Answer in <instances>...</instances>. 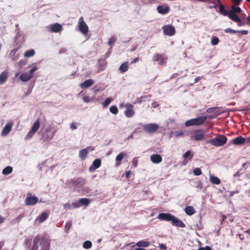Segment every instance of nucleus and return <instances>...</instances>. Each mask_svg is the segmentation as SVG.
<instances>
[{
	"label": "nucleus",
	"mask_w": 250,
	"mask_h": 250,
	"mask_svg": "<svg viewBox=\"0 0 250 250\" xmlns=\"http://www.w3.org/2000/svg\"><path fill=\"white\" fill-rule=\"evenodd\" d=\"M69 183L71 184L78 192L82 194H86L89 191L88 188L85 186V180L82 178L71 180Z\"/></svg>",
	"instance_id": "nucleus-1"
},
{
	"label": "nucleus",
	"mask_w": 250,
	"mask_h": 250,
	"mask_svg": "<svg viewBox=\"0 0 250 250\" xmlns=\"http://www.w3.org/2000/svg\"><path fill=\"white\" fill-rule=\"evenodd\" d=\"M228 138L226 136L218 134L215 138L209 140L208 143L215 146H223L227 143Z\"/></svg>",
	"instance_id": "nucleus-2"
},
{
	"label": "nucleus",
	"mask_w": 250,
	"mask_h": 250,
	"mask_svg": "<svg viewBox=\"0 0 250 250\" xmlns=\"http://www.w3.org/2000/svg\"><path fill=\"white\" fill-rule=\"evenodd\" d=\"M52 130V127L51 126H48L45 129L42 128L40 132L42 140L44 142L50 141L53 137L54 134Z\"/></svg>",
	"instance_id": "nucleus-3"
},
{
	"label": "nucleus",
	"mask_w": 250,
	"mask_h": 250,
	"mask_svg": "<svg viewBox=\"0 0 250 250\" xmlns=\"http://www.w3.org/2000/svg\"><path fill=\"white\" fill-rule=\"evenodd\" d=\"M207 118V116H200L196 118L192 119L187 121L185 123V125L186 126L200 125L205 123Z\"/></svg>",
	"instance_id": "nucleus-4"
},
{
	"label": "nucleus",
	"mask_w": 250,
	"mask_h": 250,
	"mask_svg": "<svg viewBox=\"0 0 250 250\" xmlns=\"http://www.w3.org/2000/svg\"><path fill=\"white\" fill-rule=\"evenodd\" d=\"M40 126V119L39 118L36 120L34 124L33 125L31 130L26 135L25 140H29L31 139L35 133L38 130Z\"/></svg>",
	"instance_id": "nucleus-5"
},
{
	"label": "nucleus",
	"mask_w": 250,
	"mask_h": 250,
	"mask_svg": "<svg viewBox=\"0 0 250 250\" xmlns=\"http://www.w3.org/2000/svg\"><path fill=\"white\" fill-rule=\"evenodd\" d=\"M241 12V9L239 7L233 5L230 10L229 19L232 21H239V17L237 15Z\"/></svg>",
	"instance_id": "nucleus-6"
},
{
	"label": "nucleus",
	"mask_w": 250,
	"mask_h": 250,
	"mask_svg": "<svg viewBox=\"0 0 250 250\" xmlns=\"http://www.w3.org/2000/svg\"><path fill=\"white\" fill-rule=\"evenodd\" d=\"M159 128V126L155 123H150L144 125L143 126V130L149 133H154Z\"/></svg>",
	"instance_id": "nucleus-7"
},
{
	"label": "nucleus",
	"mask_w": 250,
	"mask_h": 250,
	"mask_svg": "<svg viewBox=\"0 0 250 250\" xmlns=\"http://www.w3.org/2000/svg\"><path fill=\"white\" fill-rule=\"evenodd\" d=\"M79 29L83 35H86L88 32V27L84 21L83 17L80 18L78 22Z\"/></svg>",
	"instance_id": "nucleus-8"
},
{
	"label": "nucleus",
	"mask_w": 250,
	"mask_h": 250,
	"mask_svg": "<svg viewBox=\"0 0 250 250\" xmlns=\"http://www.w3.org/2000/svg\"><path fill=\"white\" fill-rule=\"evenodd\" d=\"M163 33L165 35L172 36L175 34V29L174 26L170 24L166 25L162 28Z\"/></svg>",
	"instance_id": "nucleus-9"
},
{
	"label": "nucleus",
	"mask_w": 250,
	"mask_h": 250,
	"mask_svg": "<svg viewBox=\"0 0 250 250\" xmlns=\"http://www.w3.org/2000/svg\"><path fill=\"white\" fill-rule=\"evenodd\" d=\"M167 59V56L165 54L158 53H155L152 57L153 61L158 62L159 64H163L165 61Z\"/></svg>",
	"instance_id": "nucleus-10"
},
{
	"label": "nucleus",
	"mask_w": 250,
	"mask_h": 250,
	"mask_svg": "<svg viewBox=\"0 0 250 250\" xmlns=\"http://www.w3.org/2000/svg\"><path fill=\"white\" fill-rule=\"evenodd\" d=\"M126 110L125 112V115L128 117H132L135 114L133 110V105L131 104H127L125 105Z\"/></svg>",
	"instance_id": "nucleus-11"
},
{
	"label": "nucleus",
	"mask_w": 250,
	"mask_h": 250,
	"mask_svg": "<svg viewBox=\"0 0 250 250\" xmlns=\"http://www.w3.org/2000/svg\"><path fill=\"white\" fill-rule=\"evenodd\" d=\"M158 218L160 220L171 222L174 218V215L168 213H160L158 216Z\"/></svg>",
	"instance_id": "nucleus-12"
},
{
	"label": "nucleus",
	"mask_w": 250,
	"mask_h": 250,
	"mask_svg": "<svg viewBox=\"0 0 250 250\" xmlns=\"http://www.w3.org/2000/svg\"><path fill=\"white\" fill-rule=\"evenodd\" d=\"M157 10L159 14L165 15L169 12L170 8L167 5L163 4L158 6Z\"/></svg>",
	"instance_id": "nucleus-13"
},
{
	"label": "nucleus",
	"mask_w": 250,
	"mask_h": 250,
	"mask_svg": "<svg viewBox=\"0 0 250 250\" xmlns=\"http://www.w3.org/2000/svg\"><path fill=\"white\" fill-rule=\"evenodd\" d=\"M225 33H230V34H235V33H240L242 35H246L248 34L249 32L246 30H235L232 29L230 28H228L224 30Z\"/></svg>",
	"instance_id": "nucleus-14"
},
{
	"label": "nucleus",
	"mask_w": 250,
	"mask_h": 250,
	"mask_svg": "<svg viewBox=\"0 0 250 250\" xmlns=\"http://www.w3.org/2000/svg\"><path fill=\"white\" fill-rule=\"evenodd\" d=\"M38 201V198L35 196H31L27 197L25 200V203L26 205L33 206Z\"/></svg>",
	"instance_id": "nucleus-15"
},
{
	"label": "nucleus",
	"mask_w": 250,
	"mask_h": 250,
	"mask_svg": "<svg viewBox=\"0 0 250 250\" xmlns=\"http://www.w3.org/2000/svg\"><path fill=\"white\" fill-rule=\"evenodd\" d=\"M246 142V139L242 136L237 137L230 141V144L235 145H241L244 144Z\"/></svg>",
	"instance_id": "nucleus-16"
},
{
	"label": "nucleus",
	"mask_w": 250,
	"mask_h": 250,
	"mask_svg": "<svg viewBox=\"0 0 250 250\" xmlns=\"http://www.w3.org/2000/svg\"><path fill=\"white\" fill-rule=\"evenodd\" d=\"M90 147H87L86 148H84L79 151V157L82 160H84L86 158L88 154V150H93L94 149H90Z\"/></svg>",
	"instance_id": "nucleus-17"
},
{
	"label": "nucleus",
	"mask_w": 250,
	"mask_h": 250,
	"mask_svg": "<svg viewBox=\"0 0 250 250\" xmlns=\"http://www.w3.org/2000/svg\"><path fill=\"white\" fill-rule=\"evenodd\" d=\"M101 165V160L97 159L94 161L92 165L90 167L89 170L91 172L94 171L96 169L99 168Z\"/></svg>",
	"instance_id": "nucleus-18"
},
{
	"label": "nucleus",
	"mask_w": 250,
	"mask_h": 250,
	"mask_svg": "<svg viewBox=\"0 0 250 250\" xmlns=\"http://www.w3.org/2000/svg\"><path fill=\"white\" fill-rule=\"evenodd\" d=\"M12 124H7L2 129L1 132V136H5L11 131L12 127Z\"/></svg>",
	"instance_id": "nucleus-19"
},
{
	"label": "nucleus",
	"mask_w": 250,
	"mask_h": 250,
	"mask_svg": "<svg viewBox=\"0 0 250 250\" xmlns=\"http://www.w3.org/2000/svg\"><path fill=\"white\" fill-rule=\"evenodd\" d=\"M171 224L173 226H175L176 227H181V228H185L186 225L181 220L178 219L176 218L175 216H174V218H173Z\"/></svg>",
	"instance_id": "nucleus-20"
},
{
	"label": "nucleus",
	"mask_w": 250,
	"mask_h": 250,
	"mask_svg": "<svg viewBox=\"0 0 250 250\" xmlns=\"http://www.w3.org/2000/svg\"><path fill=\"white\" fill-rule=\"evenodd\" d=\"M94 83V82L92 79H88L83 83H82L80 84V86L81 88H87L91 85H92Z\"/></svg>",
	"instance_id": "nucleus-21"
},
{
	"label": "nucleus",
	"mask_w": 250,
	"mask_h": 250,
	"mask_svg": "<svg viewBox=\"0 0 250 250\" xmlns=\"http://www.w3.org/2000/svg\"><path fill=\"white\" fill-rule=\"evenodd\" d=\"M49 217V213L46 212H42L36 219V221H38L39 223H42L45 221Z\"/></svg>",
	"instance_id": "nucleus-22"
},
{
	"label": "nucleus",
	"mask_w": 250,
	"mask_h": 250,
	"mask_svg": "<svg viewBox=\"0 0 250 250\" xmlns=\"http://www.w3.org/2000/svg\"><path fill=\"white\" fill-rule=\"evenodd\" d=\"M151 161L155 164H159L162 161V157L159 154H152L150 157Z\"/></svg>",
	"instance_id": "nucleus-23"
},
{
	"label": "nucleus",
	"mask_w": 250,
	"mask_h": 250,
	"mask_svg": "<svg viewBox=\"0 0 250 250\" xmlns=\"http://www.w3.org/2000/svg\"><path fill=\"white\" fill-rule=\"evenodd\" d=\"M219 6V12L221 14L225 16H228L229 18L230 10L229 11L225 9L224 6L222 4L220 3Z\"/></svg>",
	"instance_id": "nucleus-24"
},
{
	"label": "nucleus",
	"mask_w": 250,
	"mask_h": 250,
	"mask_svg": "<svg viewBox=\"0 0 250 250\" xmlns=\"http://www.w3.org/2000/svg\"><path fill=\"white\" fill-rule=\"evenodd\" d=\"M62 29V25L58 23L53 24L51 25V31L52 32H59V31H61Z\"/></svg>",
	"instance_id": "nucleus-25"
},
{
	"label": "nucleus",
	"mask_w": 250,
	"mask_h": 250,
	"mask_svg": "<svg viewBox=\"0 0 250 250\" xmlns=\"http://www.w3.org/2000/svg\"><path fill=\"white\" fill-rule=\"evenodd\" d=\"M209 181L212 184L215 185H219L221 183V180L219 178L211 174L209 175Z\"/></svg>",
	"instance_id": "nucleus-26"
},
{
	"label": "nucleus",
	"mask_w": 250,
	"mask_h": 250,
	"mask_svg": "<svg viewBox=\"0 0 250 250\" xmlns=\"http://www.w3.org/2000/svg\"><path fill=\"white\" fill-rule=\"evenodd\" d=\"M32 78L30 74L27 72L22 73L20 76V79L22 82H27Z\"/></svg>",
	"instance_id": "nucleus-27"
},
{
	"label": "nucleus",
	"mask_w": 250,
	"mask_h": 250,
	"mask_svg": "<svg viewBox=\"0 0 250 250\" xmlns=\"http://www.w3.org/2000/svg\"><path fill=\"white\" fill-rule=\"evenodd\" d=\"M201 131H197L192 136V138L196 141H200L204 138V133H199Z\"/></svg>",
	"instance_id": "nucleus-28"
},
{
	"label": "nucleus",
	"mask_w": 250,
	"mask_h": 250,
	"mask_svg": "<svg viewBox=\"0 0 250 250\" xmlns=\"http://www.w3.org/2000/svg\"><path fill=\"white\" fill-rule=\"evenodd\" d=\"M186 213L188 215H192L195 213L194 208L192 206H188L185 208Z\"/></svg>",
	"instance_id": "nucleus-29"
},
{
	"label": "nucleus",
	"mask_w": 250,
	"mask_h": 250,
	"mask_svg": "<svg viewBox=\"0 0 250 250\" xmlns=\"http://www.w3.org/2000/svg\"><path fill=\"white\" fill-rule=\"evenodd\" d=\"M128 69V62H126L123 63L119 67V70L121 73H124L127 71Z\"/></svg>",
	"instance_id": "nucleus-30"
},
{
	"label": "nucleus",
	"mask_w": 250,
	"mask_h": 250,
	"mask_svg": "<svg viewBox=\"0 0 250 250\" xmlns=\"http://www.w3.org/2000/svg\"><path fill=\"white\" fill-rule=\"evenodd\" d=\"M150 245V242L148 241L141 240L136 244V246L139 247H147Z\"/></svg>",
	"instance_id": "nucleus-31"
},
{
	"label": "nucleus",
	"mask_w": 250,
	"mask_h": 250,
	"mask_svg": "<svg viewBox=\"0 0 250 250\" xmlns=\"http://www.w3.org/2000/svg\"><path fill=\"white\" fill-rule=\"evenodd\" d=\"M8 77V73L6 71L2 72L0 75V84H2L7 80Z\"/></svg>",
	"instance_id": "nucleus-32"
},
{
	"label": "nucleus",
	"mask_w": 250,
	"mask_h": 250,
	"mask_svg": "<svg viewBox=\"0 0 250 250\" xmlns=\"http://www.w3.org/2000/svg\"><path fill=\"white\" fill-rule=\"evenodd\" d=\"M81 206H84L85 207L89 205L90 201L87 198H81L79 200Z\"/></svg>",
	"instance_id": "nucleus-33"
},
{
	"label": "nucleus",
	"mask_w": 250,
	"mask_h": 250,
	"mask_svg": "<svg viewBox=\"0 0 250 250\" xmlns=\"http://www.w3.org/2000/svg\"><path fill=\"white\" fill-rule=\"evenodd\" d=\"M126 153H125L124 152H121L120 153H119L116 157V161L118 162V163H119L120 162H121L124 157H126ZM120 165V163H119L118 164V166Z\"/></svg>",
	"instance_id": "nucleus-34"
},
{
	"label": "nucleus",
	"mask_w": 250,
	"mask_h": 250,
	"mask_svg": "<svg viewBox=\"0 0 250 250\" xmlns=\"http://www.w3.org/2000/svg\"><path fill=\"white\" fill-rule=\"evenodd\" d=\"M35 54V52L34 49H30L24 53V56L26 58L31 57L33 56Z\"/></svg>",
	"instance_id": "nucleus-35"
},
{
	"label": "nucleus",
	"mask_w": 250,
	"mask_h": 250,
	"mask_svg": "<svg viewBox=\"0 0 250 250\" xmlns=\"http://www.w3.org/2000/svg\"><path fill=\"white\" fill-rule=\"evenodd\" d=\"M113 100L112 98H107L104 103H102V105L104 108H106L110 104V103Z\"/></svg>",
	"instance_id": "nucleus-36"
},
{
	"label": "nucleus",
	"mask_w": 250,
	"mask_h": 250,
	"mask_svg": "<svg viewBox=\"0 0 250 250\" xmlns=\"http://www.w3.org/2000/svg\"><path fill=\"white\" fill-rule=\"evenodd\" d=\"M193 157L191 155V152L190 150L187 151L184 155L183 157L185 159L190 160Z\"/></svg>",
	"instance_id": "nucleus-37"
},
{
	"label": "nucleus",
	"mask_w": 250,
	"mask_h": 250,
	"mask_svg": "<svg viewBox=\"0 0 250 250\" xmlns=\"http://www.w3.org/2000/svg\"><path fill=\"white\" fill-rule=\"evenodd\" d=\"M49 250V243L47 240L43 241V245L42 250Z\"/></svg>",
	"instance_id": "nucleus-38"
},
{
	"label": "nucleus",
	"mask_w": 250,
	"mask_h": 250,
	"mask_svg": "<svg viewBox=\"0 0 250 250\" xmlns=\"http://www.w3.org/2000/svg\"><path fill=\"white\" fill-rule=\"evenodd\" d=\"M92 243L90 241H86L83 243V247L84 249H88L91 248Z\"/></svg>",
	"instance_id": "nucleus-39"
},
{
	"label": "nucleus",
	"mask_w": 250,
	"mask_h": 250,
	"mask_svg": "<svg viewBox=\"0 0 250 250\" xmlns=\"http://www.w3.org/2000/svg\"><path fill=\"white\" fill-rule=\"evenodd\" d=\"M109 110L110 112L114 114H117L118 113V109L116 105L111 106L110 107Z\"/></svg>",
	"instance_id": "nucleus-40"
},
{
	"label": "nucleus",
	"mask_w": 250,
	"mask_h": 250,
	"mask_svg": "<svg viewBox=\"0 0 250 250\" xmlns=\"http://www.w3.org/2000/svg\"><path fill=\"white\" fill-rule=\"evenodd\" d=\"M219 42V40L218 38L216 37H213L212 38L211 42L213 45H216L218 44Z\"/></svg>",
	"instance_id": "nucleus-41"
},
{
	"label": "nucleus",
	"mask_w": 250,
	"mask_h": 250,
	"mask_svg": "<svg viewBox=\"0 0 250 250\" xmlns=\"http://www.w3.org/2000/svg\"><path fill=\"white\" fill-rule=\"evenodd\" d=\"M205 2H207L208 3L213 4V6L209 7L210 8H216V7H217V5L216 4V3H215V2L214 0H206V1Z\"/></svg>",
	"instance_id": "nucleus-42"
},
{
	"label": "nucleus",
	"mask_w": 250,
	"mask_h": 250,
	"mask_svg": "<svg viewBox=\"0 0 250 250\" xmlns=\"http://www.w3.org/2000/svg\"><path fill=\"white\" fill-rule=\"evenodd\" d=\"M46 167V165L45 162L43 164H42L40 170H46V171H50V170L52 171L53 170V169H52V167H50V168L49 169H46L45 168Z\"/></svg>",
	"instance_id": "nucleus-43"
},
{
	"label": "nucleus",
	"mask_w": 250,
	"mask_h": 250,
	"mask_svg": "<svg viewBox=\"0 0 250 250\" xmlns=\"http://www.w3.org/2000/svg\"><path fill=\"white\" fill-rule=\"evenodd\" d=\"M138 158H134L132 161H131V165L134 167H137V165H138Z\"/></svg>",
	"instance_id": "nucleus-44"
},
{
	"label": "nucleus",
	"mask_w": 250,
	"mask_h": 250,
	"mask_svg": "<svg viewBox=\"0 0 250 250\" xmlns=\"http://www.w3.org/2000/svg\"><path fill=\"white\" fill-rule=\"evenodd\" d=\"M38 69V67L37 66L33 67L28 73L29 74H30V76L32 78L33 74L34 72H35Z\"/></svg>",
	"instance_id": "nucleus-45"
},
{
	"label": "nucleus",
	"mask_w": 250,
	"mask_h": 250,
	"mask_svg": "<svg viewBox=\"0 0 250 250\" xmlns=\"http://www.w3.org/2000/svg\"><path fill=\"white\" fill-rule=\"evenodd\" d=\"M233 21L234 22H238V24H237V25L238 26H241L242 25H245L246 24H247V22H242L241 20H240V18H239V21Z\"/></svg>",
	"instance_id": "nucleus-46"
},
{
	"label": "nucleus",
	"mask_w": 250,
	"mask_h": 250,
	"mask_svg": "<svg viewBox=\"0 0 250 250\" xmlns=\"http://www.w3.org/2000/svg\"><path fill=\"white\" fill-rule=\"evenodd\" d=\"M116 40V39L114 37H111L108 42V44L112 45L114 42H115Z\"/></svg>",
	"instance_id": "nucleus-47"
},
{
	"label": "nucleus",
	"mask_w": 250,
	"mask_h": 250,
	"mask_svg": "<svg viewBox=\"0 0 250 250\" xmlns=\"http://www.w3.org/2000/svg\"><path fill=\"white\" fill-rule=\"evenodd\" d=\"M12 170L13 168L10 166H8L4 168L2 172H12Z\"/></svg>",
	"instance_id": "nucleus-48"
},
{
	"label": "nucleus",
	"mask_w": 250,
	"mask_h": 250,
	"mask_svg": "<svg viewBox=\"0 0 250 250\" xmlns=\"http://www.w3.org/2000/svg\"><path fill=\"white\" fill-rule=\"evenodd\" d=\"M83 100L84 102L88 103L90 101L91 99L89 96L86 95L83 96Z\"/></svg>",
	"instance_id": "nucleus-49"
},
{
	"label": "nucleus",
	"mask_w": 250,
	"mask_h": 250,
	"mask_svg": "<svg viewBox=\"0 0 250 250\" xmlns=\"http://www.w3.org/2000/svg\"><path fill=\"white\" fill-rule=\"evenodd\" d=\"M72 206L74 208H79L81 207L79 201L72 203Z\"/></svg>",
	"instance_id": "nucleus-50"
},
{
	"label": "nucleus",
	"mask_w": 250,
	"mask_h": 250,
	"mask_svg": "<svg viewBox=\"0 0 250 250\" xmlns=\"http://www.w3.org/2000/svg\"><path fill=\"white\" fill-rule=\"evenodd\" d=\"M217 107H210L207 109V112L208 113H211L215 111Z\"/></svg>",
	"instance_id": "nucleus-51"
},
{
	"label": "nucleus",
	"mask_w": 250,
	"mask_h": 250,
	"mask_svg": "<svg viewBox=\"0 0 250 250\" xmlns=\"http://www.w3.org/2000/svg\"><path fill=\"white\" fill-rule=\"evenodd\" d=\"M71 226H72V224L71 222H67L65 224V229L68 230L71 227Z\"/></svg>",
	"instance_id": "nucleus-52"
},
{
	"label": "nucleus",
	"mask_w": 250,
	"mask_h": 250,
	"mask_svg": "<svg viewBox=\"0 0 250 250\" xmlns=\"http://www.w3.org/2000/svg\"><path fill=\"white\" fill-rule=\"evenodd\" d=\"M198 250H212V249L209 246H206L205 248H200Z\"/></svg>",
	"instance_id": "nucleus-53"
},
{
	"label": "nucleus",
	"mask_w": 250,
	"mask_h": 250,
	"mask_svg": "<svg viewBox=\"0 0 250 250\" xmlns=\"http://www.w3.org/2000/svg\"><path fill=\"white\" fill-rule=\"evenodd\" d=\"M63 208L65 209H70L71 208V206L69 204L66 203V204H65L63 205Z\"/></svg>",
	"instance_id": "nucleus-54"
},
{
	"label": "nucleus",
	"mask_w": 250,
	"mask_h": 250,
	"mask_svg": "<svg viewBox=\"0 0 250 250\" xmlns=\"http://www.w3.org/2000/svg\"><path fill=\"white\" fill-rule=\"evenodd\" d=\"M70 127L73 130L76 129L77 128L76 123H72L70 125Z\"/></svg>",
	"instance_id": "nucleus-55"
},
{
	"label": "nucleus",
	"mask_w": 250,
	"mask_h": 250,
	"mask_svg": "<svg viewBox=\"0 0 250 250\" xmlns=\"http://www.w3.org/2000/svg\"><path fill=\"white\" fill-rule=\"evenodd\" d=\"M233 3L235 5H237L239 4L242 0H231Z\"/></svg>",
	"instance_id": "nucleus-56"
},
{
	"label": "nucleus",
	"mask_w": 250,
	"mask_h": 250,
	"mask_svg": "<svg viewBox=\"0 0 250 250\" xmlns=\"http://www.w3.org/2000/svg\"><path fill=\"white\" fill-rule=\"evenodd\" d=\"M18 48L14 49L11 51L10 54L14 56L16 53V52L18 51Z\"/></svg>",
	"instance_id": "nucleus-57"
},
{
	"label": "nucleus",
	"mask_w": 250,
	"mask_h": 250,
	"mask_svg": "<svg viewBox=\"0 0 250 250\" xmlns=\"http://www.w3.org/2000/svg\"><path fill=\"white\" fill-rule=\"evenodd\" d=\"M196 187L199 189H201L203 187V184L201 182H199L197 183Z\"/></svg>",
	"instance_id": "nucleus-58"
},
{
	"label": "nucleus",
	"mask_w": 250,
	"mask_h": 250,
	"mask_svg": "<svg viewBox=\"0 0 250 250\" xmlns=\"http://www.w3.org/2000/svg\"><path fill=\"white\" fill-rule=\"evenodd\" d=\"M159 247L162 249H164V250H166L167 249V246H166V245L164 244H161L159 245Z\"/></svg>",
	"instance_id": "nucleus-59"
},
{
	"label": "nucleus",
	"mask_w": 250,
	"mask_h": 250,
	"mask_svg": "<svg viewBox=\"0 0 250 250\" xmlns=\"http://www.w3.org/2000/svg\"><path fill=\"white\" fill-rule=\"evenodd\" d=\"M139 61V58H136L135 59H134L131 62V64H133V63H135L136 62H137Z\"/></svg>",
	"instance_id": "nucleus-60"
},
{
	"label": "nucleus",
	"mask_w": 250,
	"mask_h": 250,
	"mask_svg": "<svg viewBox=\"0 0 250 250\" xmlns=\"http://www.w3.org/2000/svg\"><path fill=\"white\" fill-rule=\"evenodd\" d=\"M22 218V216L21 215H19L18 217H17L16 219H15V221L17 222H19L21 220V219Z\"/></svg>",
	"instance_id": "nucleus-61"
},
{
	"label": "nucleus",
	"mask_w": 250,
	"mask_h": 250,
	"mask_svg": "<svg viewBox=\"0 0 250 250\" xmlns=\"http://www.w3.org/2000/svg\"><path fill=\"white\" fill-rule=\"evenodd\" d=\"M238 235L239 238L240 239V240L242 241L244 240V236L243 235V234H239Z\"/></svg>",
	"instance_id": "nucleus-62"
},
{
	"label": "nucleus",
	"mask_w": 250,
	"mask_h": 250,
	"mask_svg": "<svg viewBox=\"0 0 250 250\" xmlns=\"http://www.w3.org/2000/svg\"><path fill=\"white\" fill-rule=\"evenodd\" d=\"M19 65H22L25 64V62L24 60H21L19 62Z\"/></svg>",
	"instance_id": "nucleus-63"
},
{
	"label": "nucleus",
	"mask_w": 250,
	"mask_h": 250,
	"mask_svg": "<svg viewBox=\"0 0 250 250\" xmlns=\"http://www.w3.org/2000/svg\"><path fill=\"white\" fill-rule=\"evenodd\" d=\"M247 20L248 21L247 22V24L250 25V17L249 16L246 18Z\"/></svg>",
	"instance_id": "nucleus-64"
}]
</instances>
